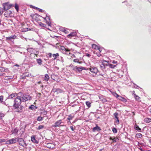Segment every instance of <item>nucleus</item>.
I'll return each mask as SVG.
<instances>
[{"instance_id": "nucleus-10", "label": "nucleus", "mask_w": 151, "mask_h": 151, "mask_svg": "<svg viewBox=\"0 0 151 151\" xmlns=\"http://www.w3.org/2000/svg\"><path fill=\"white\" fill-rule=\"evenodd\" d=\"M44 20L46 22L48 26H50L51 22L50 21V16L46 15V17L44 18Z\"/></svg>"}, {"instance_id": "nucleus-16", "label": "nucleus", "mask_w": 151, "mask_h": 151, "mask_svg": "<svg viewBox=\"0 0 151 151\" xmlns=\"http://www.w3.org/2000/svg\"><path fill=\"white\" fill-rule=\"evenodd\" d=\"M60 49L63 51V52H69L70 51V50L68 48H65L64 46H61Z\"/></svg>"}, {"instance_id": "nucleus-4", "label": "nucleus", "mask_w": 151, "mask_h": 151, "mask_svg": "<svg viewBox=\"0 0 151 151\" xmlns=\"http://www.w3.org/2000/svg\"><path fill=\"white\" fill-rule=\"evenodd\" d=\"M64 126V122H62V120L61 119L56 122L54 124L52 125V127H54Z\"/></svg>"}, {"instance_id": "nucleus-51", "label": "nucleus", "mask_w": 151, "mask_h": 151, "mask_svg": "<svg viewBox=\"0 0 151 151\" xmlns=\"http://www.w3.org/2000/svg\"><path fill=\"white\" fill-rule=\"evenodd\" d=\"M116 119V120L115 121V123L116 124H119V118H117Z\"/></svg>"}, {"instance_id": "nucleus-25", "label": "nucleus", "mask_w": 151, "mask_h": 151, "mask_svg": "<svg viewBox=\"0 0 151 151\" xmlns=\"http://www.w3.org/2000/svg\"><path fill=\"white\" fill-rule=\"evenodd\" d=\"M118 99L119 100H120L124 102H126L127 101L126 99L124 98L121 96H119Z\"/></svg>"}, {"instance_id": "nucleus-49", "label": "nucleus", "mask_w": 151, "mask_h": 151, "mask_svg": "<svg viewBox=\"0 0 151 151\" xmlns=\"http://www.w3.org/2000/svg\"><path fill=\"white\" fill-rule=\"evenodd\" d=\"M44 127V126H43V125H39L38 127V129H40L42 128H43Z\"/></svg>"}, {"instance_id": "nucleus-21", "label": "nucleus", "mask_w": 151, "mask_h": 151, "mask_svg": "<svg viewBox=\"0 0 151 151\" xmlns=\"http://www.w3.org/2000/svg\"><path fill=\"white\" fill-rule=\"evenodd\" d=\"M3 96H0V103H2L3 104H4L6 106H7V105L6 104V103L3 100Z\"/></svg>"}, {"instance_id": "nucleus-8", "label": "nucleus", "mask_w": 151, "mask_h": 151, "mask_svg": "<svg viewBox=\"0 0 151 151\" xmlns=\"http://www.w3.org/2000/svg\"><path fill=\"white\" fill-rule=\"evenodd\" d=\"M17 38V37L15 35L11 36L10 37H6V40L7 41H10L12 42L13 41L14 39Z\"/></svg>"}, {"instance_id": "nucleus-42", "label": "nucleus", "mask_w": 151, "mask_h": 151, "mask_svg": "<svg viewBox=\"0 0 151 151\" xmlns=\"http://www.w3.org/2000/svg\"><path fill=\"white\" fill-rule=\"evenodd\" d=\"M86 104L88 107H90L91 106V103L89 102L88 101H86Z\"/></svg>"}, {"instance_id": "nucleus-63", "label": "nucleus", "mask_w": 151, "mask_h": 151, "mask_svg": "<svg viewBox=\"0 0 151 151\" xmlns=\"http://www.w3.org/2000/svg\"><path fill=\"white\" fill-rule=\"evenodd\" d=\"M139 149L141 150V151H143V149L141 148V147H140V148H139Z\"/></svg>"}, {"instance_id": "nucleus-3", "label": "nucleus", "mask_w": 151, "mask_h": 151, "mask_svg": "<svg viewBox=\"0 0 151 151\" xmlns=\"http://www.w3.org/2000/svg\"><path fill=\"white\" fill-rule=\"evenodd\" d=\"M17 141L19 142V144L20 145L24 147H26L27 146V145L22 138L17 137Z\"/></svg>"}, {"instance_id": "nucleus-43", "label": "nucleus", "mask_w": 151, "mask_h": 151, "mask_svg": "<svg viewBox=\"0 0 151 151\" xmlns=\"http://www.w3.org/2000/svg\"><path fill=\"white\" fill-rule=\"evenodd\" d=\"M43 117L41 116H39L37 117V120L38 121H40L43 120Z\"/></svg>"}, {"instance_id": "nucleus-17", "label": "nucleus", "mask_w": 151, "mask_h": 151, "mask_svg": "<svg viewBox=\"0 0 151 151\" xmlns=\"http://www.w3.org/2000/svg\"><path fill=\"white\" fill-rule=\"evenodd\" d=\"M109 139L111 140H112L113 141V142H116L119 140V139L117 137H110Z\"/></svg>"}, {"instance_id": "nucleus-19", "label": "nucleus", "mask_w": 151, "mask_h": 151, "mask_svg": "<svg viewBox=\"0 0 151 151\" xmlns=\"http://www.w3.org/2000/svg\"><path fill=\"white\" fill-rule=\"evenodd\" d=\"M134 128L136 130H137L139 132H141V129L140 128L139 126L136 124H135V125H134Z\"/></svg>"}, {"instance_id": "nucleus-57", "label": "nucleus", "mask_w": 151, "mask_h": 151, "mask_svg": "<svg viewBox=\"0 0 151 151\" xmlns=\"http://www.w3.org/2000/svg\"><path fill=\"white\" fill-rule=\"evenodd\" d=\"M70 128L71 129V130L72 131H74V128L72 126H70Z\"/></svg>"}, {"instance_id": "nucleus-33", "label": "nucleus", "mask_w": 151, "mask_h": 151, "mask_svg": "<svg viewBox=\"0 0 151 151\" xmlns=\"http://www.w3.org/2000/svg\"><path fill=\"white\" fill-rule=\"evenodd\" d=\"M8 70L7 69H6L2 67H0V71L1 72H7Z\"/></svg>"}, {"instance_id": "nucleus-32", "label": "nucleus", "mask_w": 151, "mask_h": 151, "mask_svg": "<svg viewBox=\"0 0 151 151\" xmlns=\"http://www.w3.org/2000/svg\"><path fill=\"white\" fill-rule=\"evenodd\" d=\"M37 108V107L33 105L30 106L29 107V109H35Z\"/></svg>"}, {"instance_id": "nucleus-20", "label": "nucleus", "mask_w": 151, "mask_h": 151, "mask_svg": "<svg viewBox=\"0 0 151 151\" xmlns=\"http://www.w3.org/2000/svg\"><path fill=\"white\" fill-rule=\"evenodd\" d=\"M31 140L32 142L34 143H38V142L34 136H32L31 137Z\"/></svg>"}, {"instance_id": "nucleus-46", "label": "nucleus", "mask_w": 151, "mask_h": 151, "mask_svg": "<svg viewBox=\"0 0 151 151\" xmlns=\"http://www.w3.org/2000/svg\"><path fill=\"white\" fill-rule=\"evenodd\" d=\"M15 8L17 12L19 10V6L17 4H15Z\"/></svg>"}, {"instance_id": "nucleus-7", "label": "nucleus", "mask_w": 151, "mask_h": 151, "mask_svg": "<svg viewBox=\"0 0 151 151\" xmlns=\"http://www.w3.org/2000/svg\"><path fill=\"white\" fill-rule=\"evenodd\" d=\"M17 141V137L16 138H14L7 140L6 142L7 144L10 145L12 144L16 143Z\"/></svg>"}, {"instance_id": "nucleus-13", "label": "nucleus", "mask_w": 151, "mask_h": 151, "mask_svg": "<svg viewBox=\"0 0 151 151\" xmlns=\"http://www.w3.org/2000/svg\"><path fill=\"white\" fill-rule=\"evenodd\" d=\"M18 95V93L17 94L16 93H12L11 94L9 95L8 98L9 99H12L14 97L17 96Z\"/></svg>"}, {"instance_id": "nucleus-45", "label": "nucleus", "mask_w": 151, "mask_h": 151, "mask_svg": "<svg viewBox=\"0 0 151 151\" xmlns=\"http://www.w3.org/2000/svg\"><path fill=\"white\" fill-rule=\"evenodd\" d=\"M100 67L102 70H104L105 68V66L102 63V64L100 65Z\"/></svg>"}, {"instance_id": "nucleus-37", "label": "nucleus", "mask_w": 151, "mask_h": 151, "mask_svg": "<svg viewBox=\"0 0 151 151\" xmlns=\"http://www.w3.org/2000/svg\"><path fill=\"white\" fill-rule=\"evenodd\" d=\"M33 8L35 9H37L38 10H39V11L40 12H44V10L42 9H39V8H38L37 7H36L35 6H34L33 7Z\"/></svg>"}, {"instance_id": "nucleus-44", "label": "nucleus", "mask_w": 151, "mask_h": 151, "mask_svg": "<svg viewBox=\"0 0 151 151\" xmlns=\"http://www.w3.org/2000/svg\"><path fill=\"white\" fill-rule=\"evenodd\" d=\"M112 131L114 133H116L117 132V129L114 127L112 128Z\"/></svg>"}, {"instance_id": "nucleus-27", "label": "nucleus", "mask_w": 151, "mask_h": 151, "mask_svg": "<svg viewBox=\"0 0 151 151\" xmlns=\"http://www.w3.org/2000/svg\"><path fill=\"white\" fill-rule=\"evenodd\" d=\"M54 91L56 92L57 93H61L62 92V90L60 88H55L53 89Z\"/></svg>"}, {"instance_id": "nucleus-64", "label": "nucleus", "mask_w": 151, "mask_h": 151, "mask_svg": "<svg viewBox=\"0 0 151 151\" xmlns=\"http://www.w3.org/2000/svg\"><path fill=\"white\" fill-rule=\"evenodd\" d=\"M64 32L65 33V34H67L68 33V32L66 30V31H64Z\"/></svg>"}, {"instance_id": "nucleus-47", "label": "nucleus", "mask_w": 151, "mask_h": 151, "mask_svg": "<svg viewBox=\"0 0 151 151\" xmlns=\"http://www.w3.org/2000/svg\"><path fill=\"white\" fill-rule=\"evenodd\" d=\"M50 145H53L52 144H51V143H49V144H47V147L49 148H50H50H53V147H51V146H50Z\"/></svg>"}, {"instance_id": "nucleus-2", "label": "nucleus", "mask_w": 151, "mask_h": 151, "mask_svg": "<svg viewBox=\"0 0 151 151\" xmlns=\"http://www.w3.org/2000/svg\"><path fill=\"white\" fill-rule=\"evenodd\" d=\"M13 106L15 111L18 113L22 112L24 108L22 106L19 105H13Z\"/></svg>"}, {"instance_id": "nucleus-48", "label": "nucleus", "mask_w": 151, "mask_h": 151, "mask_svg": "<svg viewBox=\"0 0 151 151\" xmlns=\"http://www.w3.org/2000/svg\"><path fill=\"white\" fill-rule=\"evenodd\" d=\"M60 30L63 32H64V31H66V29L65 28H63V27H60Z\"/></svg>"}, {"instance_id": "nucleus-60", "label": "nucleus", "mask_w": 151, "mask_h": 151, "mask_svg": "<svg viewBox=\"0 0 151 151\" xmlns=\"http://www.w3.org/2000/svg\"><path fill=\"white\" fill-rule=\"evenodd\" d=\"M43 113L45 115L47 114V112L46 111H43Z\"/></svg>"}, {"instance_id": "nucleus-61", "label": "nucleus", "mask_w": 151, "mask_h": 151, "mask_svg": "<svg viewBox=\"0 0 151 151\" xmlns=\"http://www.w3.org/2000/svg\"><path fill=\"white\" fill-rule=\"evenodd\" d=\"M117 63V62L116 61H114V60L113 62H112V63L114 64H116V63Z\"/></svg>"}, {"instance_id": "nucleus-55", "label": "nucleus", "mask_w": 151, "mask_h": 151, "mask_svg": "<svg viewBox=\"0 0 151 151\" xmlns=\"http://www.w3.org/2000/svg\"><path fill=\"white\" fill-rule=\"evenodd\" d=\"M63 53L64 54H66V55H70V53L69 52H63Z\"/></svg>"}, {"instance_id": "nucleus-59", "label": "nucleus", "mask_w": 151, "mask_h": 151, "mask_svg": "<svg viewBox=\"0 0 151 151\" xmlns=\"http://www.w3.org/2000/svg\"><path fill=\"white\" fill-rule=\"evenodd\" d=\"M96 54L97 56L99 57H100L101 55L99 53H97Z\"/></svg>"}, {"instance_id": "nucleus-35", "label": "nucleus", "mask_w": 151, "mask_h": 151, "mask_svg": "<svg viewBox=\"0 0 151 151\" xmlns=\"http://www.w3.org/2000/svg\"><path fill=\"white\" fill-rule=\"evenodd\" d=\"M145 122L147 123H149L151 122V119L149 118H146L145 119Z\"/></svg>"}, {"instance_id": "nucleus-22", "label": "nucleus", "mask_w": 151, "mask_h": 151, "mask_svg": "<svg viewBox=\"0 0 151 151\" xmlns=\"http://www.w3.org/2000/svg\"><path fill=\"white\" fill-rule=\"evenodd\" d=\"M28 52L31 54H35V53L34 52L35 50L31 48H28L27 49Z\"/></svg>"}, {"instance_id": "nucleus-6", "label": "nucleus", "mask_w": 151, "mask_h": 151, "mask_svg": "<svg viewBox=\"0 0 151 151\" xmlns=\"http://www.w3.org/2000/svg\"><path fill=\"white\" fill-rule=\"evenodd\" d=\"M4 9V11H6L10 9L13 6L12 4H9V3H6L3 4Z\"/></svg>"}, {"instance_id": "nucleus-58", "label": "nucleus", "mask_w": 151, "mask_h": 151, "mask_svg": "<svg viewBox=\"0 0 151 151\" xmlns=\"http://www.w3.org/2000/svg\"><path fill=\"white\" fill-rule=\"evenodd\" d=\"M5 141V139H2L0 140V142H3Z\"/></svg>"}, {"instance_id": "nucleus-1", "label": "nucleus", "mask_w": 151, "mask_h": 151, "mask_svg": "<svg viewBox=\"0 0 151 151\" xmlns=\"http://www.w3.org/2000/svg\"><path fill=\"white\" fill-rule=\"evenodd\" d=\"M18 96L20 97L22 102L30 100L32 99V97L30 95L21 92L18 93Z\"/></svg>"}, {"instance_id": "nucleus-15", "label": "nucleus", "mask_w": 151, "mask_h": 151, "mask_svg": "<svg viewBox=\"0 0 151 151\" xmlns=\"http://www.w3.org/2000/svg\"><path fill=\"white\" fill-rule=\"evenodd\" d=\"M101 130V129L99 127L97 124L96 125V126L95 127H94L92 129V130L93 132H95L96 131H100Z\"/></svg>"}, {"instance_id": "nucleus-26", "label": "nucleus", "mask_w": 151, "mask_h": 151, "mask_svg": "<svg viewBox=\"0 0 151 151\" xmlns=\"http://www.w3.org/2000/svg\"><path fill=\"white\" fill-rule=\"evenodd\" d=\"M12 14V12L11 11H8L5 12L4 15L6 17H8Z\"/></svg>"}, {"instance_id": "nucleus-14", "label": "nucleus", "mask_w": 151, "mask_h": 151, "mask_svg": "<svg viewBox=\"0 0 151 151\" xmlns=\"http://www.w3.org/2000/svg\"><path fill=\"white\" fill-rule=\"evenodd\" d=\"M13 76H6L5 77L4 79L10 81H11V80L13 79Z\"/></svg>"}, {"instance_id": "nucleus-52", "label": "nucleus", "mask_w": 151, "mask_h": 151, "mask_svg": "<svg viewBox=\"0 0 151 151\" xmlns=\"http://www.w3.org/2000/svg\"><path fill=\"white\" fill-rule=\"evenodd\" d=\"M39 25L42 27H45V25L44 24L42 23V22H40V23Z\"/></svg>"}, {"instance_id": "nucleus-30", "label": "nucleus", "mask_w": 151, "mask_h": 151, "mask_svg": "<svg viewBox=\"0 0 151 151\" xmlns=\"http://www.w3.org/2000/svg\"><path fill=\"white\" fill-rule=\"evenodd\" d=\"M50 77L47 74H45V75L44 80L46 81H47L49 80Z\"/></svg>"}, {"instance_id": "nucleus-62", "label": "nucleus", "mask_w": 151, "mask_h": 151, "mask_svg": "<svg viewBox=\"0 0 151 151\" xmlns=\"http://www.w3.org/2000/svg\"><path fill=\"white\" fill-rule=\"evenodd\" d=\"M86 56L88 57H89L90 56V55L89 54H87Z\"/></svg>"}, {"instance_id": "nucleus-56", "label": "nucleus", "mask_w": 151, "mask_h": 151, "mask_svg": "<svg viewBox=\"0 0 151 151\" xmlns=\"http://www.w3.org/2000/svg\"><path fill=\"white\" fill-rule=\"evenodd\" d=\"M4 115L3 113H0V117H4Z\"/></svg>"}, {"instance_id": "nucleus-5", "label": "nucleus", "mask_w": 151, "mask_h": 151, "mask_svg": "<svg viewBox=\"0 0 151 151\" xmlns=\"http://www.w3.org/2000/svg\"><path fill=\"white\" fill-rule=\"evenodd\" d=\"M22 102L21 99L18 95L15 99L14 101V103L13 105H21Z\"/></svg>"}, {"instance_id": "nucleus-11", "label": "nucleus", "mask_w": 151, "mask_h": 151, "mask_svg": "<svg viewBox=\"0 0 151 151\" xmlns=\"http://www.w3.org/2000/svg\"><path fill=\"white\" fill-rule=\"evenodd\" d=\"M90 71L93 73L96 74L98 72V70L96 68L91 67L90 68Z\"/></svg>"}, {"instance_id": "nucleus-38", "label": "nucleus", "mask_w": 151, "mask_h": 151, "mask_svg": "<svg viewBox=\"0 0 151 151\" xmlns=\"http://www.w3.org/2000/svg\"><path fill=\"white\" fill-rule=\"evenodd\" d=\"M136 137L137 138H141L142 137V134L141 133H137L136 135Z\"/></svg>"}, {"instance_id": "nucleus-40", "label": "nucleus", "mask_w": 151, "mask_h": 151, "mask_svg": "<svg viewBox=\"0 0 151 151\" xmlns=\"http://www.w3.org/2000/svg\"><path fill=\"white\" fill-rule=\"evenodd\" d=\"M116 65L112 64H110L109 65V67L111 68H114L115 67H116Z\"/></svg>"}, {"instance_id": "nucleus-9", "label": "nucleus", "mask_w": 151, "mask_h": 151, "mask_svg": "<svg viewBox=\"0 0 151 151\" xmlns=\"http://www.w3.org/2000/svg\"><path fill=\"white\" fill-rule=\"evenodd\" d=\"M85 69V67H78L77 66H75L73 69V70L76 72H81V71Z\"/></svg>"}, {"instance_id": "nucleus-12", "label": "nucleus", "mask_w": 151, "mask_h": 151, "mask_svg": "<svg viewBox=\"0 0 151 151\" xmlns=\"http://www.w3.org/2000/svg\"><path fill=\"white\" fill-rule=\"evenodd\" d=\"M30 75L31 74L28 72L25 73L21 76V79H24L26 78V77L30 76Z\"/></svg>"}, {"instance_id": "nucleus-54", "label": "nucleus", "mask_w": 151, "mask_h": 151, "mask_svg": "<svg viewBox=\"0 0 151 151\" xmlns=\"http://www.w3.org/2000/svg\"><path fill=\"white\" fill-rule=\"evenodd\" d=\"M47 55H48L49 58H50L52 56V54L51 53H48Z\"/></svg>"}, {"instance_id": "nucleus-39", "label": "nucleus", "mask_w": 151, "mask_h": 151, "mask_svg": "<svg viewBox=\"0 0 151 151\" xmlns=\"http://www.w3.org/2000/svg\"><path fill=\"white\" fill-rule=\"evenodd\" d=\"M113 115L116 119L118 118V116L119 115V114L118 113L116 112H115L113 114Z\"/></svg>"}, {"instance_id": "nucleus-23", "label": "nucleus", "mask_w": 151, "mask_h": 151, "mask_svg": "<svg viewBox=\"0 0 151 151\" xmlns=\"http://www.w3.org/2000/svg\"><path fill=\"white\" fill-rule=\"evenodd\" d=\"M59 54L58 53L53 54L52 55V57L53 58V59L54 60L56 59L57 58L59 57Z\"/></svg>"}, {"instance_id": "nucleus-34", "label": "nucleus", "mask_w": 151, "mask_h": 151, "mask_svg": "<svg viewBox=\"0 0 151 151\" xmlns=\"http://www.w3.org/2000/svg\"><path fill=\"white\" fill-rule=\"evenodd\" d=\"M73 61L75 63H77L79 64H81L82 63V62L79 61V60L78 59H74Z\"/></svg>"}, {"instance_id": "nucleus-24", "label": "nucleus", "mask_w": 151, "mask_h": 151, "mask_svg": "<svg viewBox=\"0 0 151 151\" xmlns=\"http://www.w3.org/2000/svg\"><path fill=\"white\" fill-rule=\"evenodd\" d=\"M102 63L104 65L105 67L107 66H109V63L108 61H107L105 60H102Z\"/></svg>"}, {"instance_id": "nucleus-53", "label": "nucleus", "mask_w": 151, "mask_h": 151, "mask_svg": "<svg viewBox=\"0 0 151 151\" xmlns=\"http://www.w3.org/2000/svg\"><path fill=\"white\" fill-rule=\"evenodd\" d=\"M34 52L35 53V54H33L34 55H36V56H37V53H39L38 51H36L34 50Z\"/></svg>"}, {"instance_id": "nucleus-36", "label": "nucleus", "mask_w": 151, "mask_h": 151, "mask_svg": "<svg viewBox=\"0 0 151 151\" xmlns=\"http://www.w3.org/2000/svg\"><path fill=\"white\" fill-rule=\"evenodd\" d=\"M74 116L72 115H70L68 116V117L67 119L70 120L72 119L73 118Z\"/></svg>"}, {"instance_id": "nucleus-31", "label": "nucleus", "mask_w": 151, "mask_h": 151, "mask_svg": "<svg viewBox=\"0 0 151 151\" xmlns=\"http://www.w3.org/2000/svg\"><path fill=\"white\" fill-rule=\"evenodd\" d=\"M18 131V129L16 128L12 129V134H17Z\"/></svg>"}, {"instance_id": "nucleus-28", "label": "nucleus", "mask_w": 151, "mask_h": 151, "mask_svg": "<svg viewBox=\"0 0 151 151\" xmlns=\"http://www.w3.org/2000/svg\"><path fill=\"white\" fill-rule=\"evenodd\" d=\"M92 47L95 49L99 50V47L95 44H93L92 45Z\"/></svg>"}, {"instance_id": "nucleus-41", "label": "nucleus", "mask_w": 151, "mask_h": 151, "mask_svg": "<svg viewBox=\"0 0 151 151\" xmlns=\"http://www.w3.org/2000/svg\"><path fill=\"white\" fill-rule=\"evenodd\" d=\"M134 97H135V99L136 101H140V98L139 96H137V95H135L134 96Z\"/></svg>"}, {"instance_id": "nucleus-50", "label": "nucleus", "mask_w": 151, "mask_h": 151, "mask_svg": "<svg viewBox=\"0 0 151 151\" xmlns=\"http://www.w3.org/2000/svg\"><path fill=\"white\" fill-rule=\"evenodd\" d=\"M114 96L117 97V98H118L119 96H120L119 95H118L116 93H114L113 94Z\"/></svg>"}, {"instance_id": "nucleus-29", "label": "nucleus", "mask_w": 151, "mask_h": 151, "mask_svg": "<svg viewBox=\"0 0 151 151\" xmlns=\"http://www.w3.org/2000/svg\"><path fill=\"white\" fill-rule=\"evenodd\" d=\"M36 61L37 63L40 65H41L42 64V60L40 59H37L36 60Z\"/></svg>"}, {"instance_id": "nucleus-18", "label": "nucleus", "mask_w": 151, "mask_h": 151, "mask_svg": "<svg viewBox=\"0 0 151 151\" xmlns=\"http://www.w3.org/2000/svg\"><path fill=\"white\" fill-rule=\"evenodd\" d=\"M77 33L76 32H74L70 33L68 35V37L70 38L73 36H76V35Z\"/></svg>"}]
</instances>
